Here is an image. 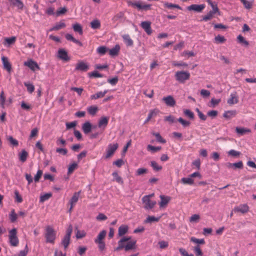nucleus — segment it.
Instances as JSON below:
<instances>
[{"label": "nucleus", "mask_w": 256, "mask_h": 256, "mask_svg": "<svg viewBox=\"0 0 256 256\" xmlns=\"http://www.w3.org/2000/svg\"><path fill=\"white\" fill-rule=\"evenodd\" d=\"M28 156V153L24 150H22L21 152L19 154L20 160L22 162L26 161Z\"/></svg>", "instance_id": "nucleus-33"}, {"label": "nucleus", "mask_w": 256, "mask_h": 256, "mask_svg": "<svg viewBox=\"0 0 256 256\" xmlns=\"http://www.w3.org/2000/svg\"><path fill=\"white\" fill-rule=\"evenodd\" d=\"M124 16V13L123 12H119L116 14L112 18V20L116 22L123 18Z\"/></svg>", "instance_id": "nucleus-49"}, {"label": "nucleus", "mask_w": 256, "mask_h": 256, "mask_svg": "<svg viewBox=\"0 0 256 256\" xmlns=\"http://www.w3.org/2000/svg\"><path fill=\"white\" fill-rule=\"evenodd\" d=\"M75 32H78L80 34L82 35L83 34L82 28L79 24H76L72 26Z\"/></svg>", "instance_id": "nucleus-40"}, {"label": "nucleus", "mask_w": 256, "mask_h": 256, "mask_svg": "<svg viewBox=\"0 0 256 256\" xmlns=\"http://www.w3.org/2000/svg\"><path fill=\"white\" fill-rule=\"evenodd\" d=\"M152 134L156 137L157 142L162 144H165L166 142V140L162 137L159 133L153 132Z\"/></svg>", "instance_id": "nucleus-41"}, {"label": "nucleus", "mask_w": 256, "mask_h": 256, "mask_svg": "<svg viewBox=\"0 0 256 256\" xmlns=\"http://www.w3.org/2000/svg\"><path fill=\"white\" fill-rule=\"evenodd\" d=\"M150 166L155 171H159L162 169V166L158 165V164L155 161H152L150 162Z\"/></svg>", "instance_id": "nucleus-46"}, {"label": "nucleus", "mask_w": 256, "mask_h": 256, "mask_svg": "<svg viewBox=\"0 0 256 256\" xmlns=\"http://www.w3.org/2000/svg\"><path fill=\"white\" fill-rule=\"evenodd\" d=\"M128 230V226L126 224H122L120 226L118 230V236H122L126 234Z\"/></svg>", "instance_id": "nucleus-18"}, {"label": "nucleus", "mask_w": 256, "mask_h": 256, "mask_svg": "<svg viewBox=\"0 0 256 256\" xmlns=\"http://www.w3.org/2000/svg\"><path fill=\"white\" fill-rule=\"evenodd\" d=\"M112 176L114 178V180L116 181L118 184H123L124 181L120 176L116 172H114L112 174Z\"/></svg>", "instance_id": "nucleus-31"}, {"label": "nucleus", "mask_w": 256, "mask_h": 256, "mask_svg": "<svg viewBox=\"0 0 256 256\" xmlns=\"http://www.w3.org/2000/svg\"><path fill=\"white\" fill-rule=\"evenodd\" d=\"M164 5L165 8H166L169 9L176 8H178L179 10H182L181 7L180 6H179L178 4H173L169 3L168 2H164Z\"/></svg>", "instance_id": "nucleus-35"}, {"label": "nucleus", "mask_w": 256, "mask_h": 256, "mask_svg": "<svg viewBox=\"0 0 256 256\" xmlns=\"http://www.w3.org/2000/svg\"><path fill=\"white\" fill-rule=\"evenodd\" d=\"M142 203L144 204V208L146 210L152 209L156 204L155 200H152L148 196H144L142 198Z\"/></svg>", "instance_id": "nucleus-7"}, {"label": "nucleus", "mask_w": 256, "mask_h": 256, "mask_svg": "<svg viewBox=\"0 0 256 256\" xmlns=\"http://www.w3.org/2000/svg\"><path fill=\"white\" fill-rule=\"evenodd\" d=\"M28 252V248L27 245L26 246L24 250L20 251L16 256H26Z\"/></svg>", "instance_id": "nucleus-63"}, {"label": "nucleus", "mask_w": 256, "mask_h": 256, "mask_svg": "<svg viewBox=\"0 0 256 256\" xmlns=\"http://www.w3.org/2000/svg\"><path fill=\"white\" fill-rule=\"evenodd\" d=\"M106 232L105 230H102L98 234L96 238L94 240L95 243L103 242L104 238L106 237Z\"/></svg>", "instance_id": "nucleus-23"}, {"label": "nucleus", "mask_w": 256, "mask_h": 256, "mask_svg": "<svg viewBox=\"0 0 256 256\" xmlns=\"http://www.w3.org/2000/svg\"><path fill=\"white\" fill-rule=\"evenodd\" d=\"M24 65L25 66H28L31 70L33 71H35L36 70H40V68L36 62L32 60H30L27 62H24Z\"/></svg>", "instance_id": "nucleus-8"}, {"label": "nucleus", "mask_w": 256, "mask_h": 256, "mask_svg": "<svg viewBox=\"0 0 256 256\" xmlns=\"http://www.w3.org/2000/svg\"><path fill=\"white\" fill-rule=\"evenodd\" d=\"M240 1L246 9L250 10L252 8L253 6L252 2H250L247 0H240Z\"/></svg>", "instance_id": "nucleus-39"}, {"label": "nucleus", "mask_w": 256, "mask_h": 256, "mask_svg": "<svg viewBox=\"0 0 256 256\" xmlns=\"http://www.w3.org/2000/svg\"><path fill=\"white\" fill-rule=\"evenodd\" d=\"M80 192H81L79 191L74 194L72 198L70 200V205H76L78 200Z\"/></svg>", "instance_id": "nucleus-22"}, {"label": "nucleus", "mask_w": 256, "mask_h": 256, "mask_svg": "<svg viewBox=\"0 0 256 256\" xmlns=\"http://www.w3.org/2000/svg\"><path fill=\"white\" fill-rule=\"evenodd\" d=\"M2 61L4 65V68L6 69L8 72H10L12 68L11 65L8 62V58L3 56L2 58Z\"/></svg>", "instance_id": "nucleus-26"}, {"label": "nucleus", "mask_w": 256, "mask_h": 256, "mask_svg": "<svg viewBox=\"0 0 256 256\" xmlns=\"http://www.w3.org/2000/svg\"><path fill=\"white\" fill-rule=\"evenodd\" d=\"M227 102L230 105L237 104L238 102V98L236 93H232L230 95V98L228 100Z\"/></svg>", "instance_id": "nucleus-17"}, {"label": "nucleus", "mask_w": 256, "mask_h": 256, "mask_svg": "<svg viewBox=\"0 0 256 256\" xmlns=\"http://www.w3.org/2000/svg\"><path fill=\"white\" fill-rule=\"evenodd\" d=\"M228 154L232 156L238 157L240 155V152L234 150H231L228 152Z\"/></svg>", "instance_id": "nucleus-60"}, {"label": "nucleus", "mask_w": 256, "mask_h": 256, "mask_svg": "<svg viewBox=\"0 0 256 256\" xmlns=\"http://www.w3.org/2000/svg\"><path fill=\"white\" fill-rule=\"evenodd\" d=\"M124 242H125L124 241L122 238L118 242V246L115 248V250L118 251L123 248H124L125 250V246L126 245L124 244Z\"/></svg>", "instance_id": "nucleus-48"}, {"label": "nucleus", "mask_w": 256, "mask_h": 256, "mask_svg": "<svg viewBox=\"0 0 256 256\" xmlns=\"http://www.w3.org/2000/svg\"><path fill=\"white\" fill-rule=\"evenodd\" d=\"M236 114V110H228L224 112L223 116L227 119H230L235 116Z\"/></svg>", "instance_id": "nucleus-30"}, {"label": "nucleus", "mask_w": 256, "mask_h": 256, "mask_svg": "<svg viewBox=\"0 0 256 256\" xmlns=\"http://www.w3.org/2000/svg\"><path fill=\"white\" fill-rule=\"evenodd\" d=\"M160 218H156L154 216H148L146 220V222H158Z\"/></svg>", "instance_id": "nucleus-57"}, {"label": "nucleus", "mask_w": 256, "mask_h": 256, "mask_svg": "<svg viewBox=\"0 0 256 256\" xmlns=\"http://www.w3.org/2000/svg\"><path fill=\"white\" fill-rule=\"evenodd\" d=\"M160 202L159 203L160 208L166 206L171 199L170 196L164 195H160Z\"/></svg>", "instance_id": "nucleus-14"}, {"label": "nucleus", "mask_w": 256, "mask_h": 256, "mask_svg": "<svg viewBox=\"0 0 256 256\" xmlns=\"http://www.w3.org/2000/svg\"><path fill=\"white\" fill-rule=\"evenodd\" d=\"M216 14V13L210 11L206 15L202 16V20L207 22L208 20H212L214 17V14Z\"/></svg>", "instance_id": "nucleus-34"}, {"label": "nucleus", "mask_w": 256, "mask_h": 256, "mask_svg": "<svg viewBox=\"0 0 256 256\" xmlns=\"http://www.w3.org/2000/svg\"><path fill=\"white\" fill-rule=\"evenodd\" d=\"M18 218V214L15 212L14 210H12L10 214V219L12 222H14Z\"/></svg>", "instance_id": "nucleus-45"}, {"label": "nucleus", "mask_w": 256, "mask_h": 256, "mask_svg": "<svg viewBox=\"0 0 256 256\" xmlns=\"http://www.w3.org/2000/svg\"><path fill=\"white\" fill-rule=\"evenodd\" d=\"M9 242L11 246H17L19 244V240L17 236V230L14 228L9 231Z\"/></svg>", "instance_id": "nucleus-5"}, {"label": "nucleus", "mask_w": 256, "mask_h": 256, "mask_svg": "<svg viewBox=\"0 0 256 256\" xmlns=\"http://www.w3.org/2000/svg\"><path fill=\"white\" fill-rule=\"evenodd\" d=\"M212 7V10H211L212 12L216 14L218 13L220 15V11L218 8L217 4L216 2H213L212 1H210V2H208Z\"/></svg>", "instance_id": "nucleus-43"}, {"label": "nucleus", "mask_w": 256, "mask_h": 256, "mask_svg": "<svg viewBox=\"0 0 256 256\" xmlns=\"http://www.w3.org/2000/svg\"><path fill=\"white\" fill-rule=\"evenodd\" d=\"M179 252L182 256H194V254H188L186 250L183 248H180L179 249Z\"/></svg>", "instance_id": "nucleus-64"}, {"label": "nucleus", "mask_w": 256, "mask_h": 256, "mask_svg": "<svg viewBox=\"0 0 256 256\" xmlns=\"http://www.w3.org/2000/svg\"><path fill=\"white\" fill-rule=\"evenodd\" d=\"M249 210V207L246 204H240L239 206L235 207L234 211L236 212H240L242 214H245Z\"/></svg>", "instance_id": "nucleus-11"}, {"label": "nucleus", "mask_w": 256, "mask_h": 256, "mask_svg": "<svg viewBox=\"0 0 256 256\" xmlns=\"http://www.w3.org/2000/svg\"><path fill=\"white\" fill-rule=\"evenodd\" d=\"M128 6H131L134 8H136L138 10H148L151 9V5L150 4H145L141 2H128Z\"/></svg>", "instance_id": "nucleus-4"}, {"label": "nucleus", "mask_w": 256, "mask_h": 256, "mask_svg": "<svg viewBox=\"0 0 256 256\" xmlns=\"http://www.w3.org/2000/svg\"><path fill=\"white\" fill-rule=\"evenodd\" d=\"M190 73L188 71H177L174 74L176 80L180 83L184 84L190 78Z\"/></svg>", "instance_id": "nucleus-2"}, {"label": "nucleus", "mask_w": 256, "mask_h": 256, "mask_svg": "<svg viewBox=\"0 0 256 256\" xmlns=\"http://www.w3.org/2000/svg\"><path fill=\"white\" fill-rule=\"evenodd\" d=\"M118 147V143L110 144L106 150V158H108L113 156Z\"/></svg>", "instance_id": "nucleus-6"}, {"label": "nucleus", "mask_w": 256, "mask_h": 256, "mask_svg": "<svg viewBox=\"0 0 256 256\" xmlns=\"http://www.w3.org/2000/svg\"><path fill=\"white\" fill-rule=\"evenodd\" d=\"M178 121L184 127L189 126L190 124V122L189 121L184 120L182 118H180L178 119Z\"/></svg>", "instance_id": "nucleus-53"}, {"label": "nucleus", "mask_w": 256, "mask_h": 256, "mask_svg": "<svg viewBox=\"0 0 256 256\" xmlns=\"http://www.w3.org/2000/svg\"><path fill=\"white\" fill-rule=\"evenodd\" d=\"M72 232V226L70 224L68 227V228L66 234L64 236L62 240L61 244L62 246H64V250H66L68 248L70 244V236Z\"/></svg>", "instance_id": "nucleus-3"}, {"label": "nucleus", "mask_w": 256, "mask_h": 256, "mask_svg": "<svg viewBox=\"0 0 256 256\" xmlns=\"http://www.w3.org/2000/svg\"><path fill=\"white\" fill-rule=\"evenodd\" d=\"M148 170L146 168H139L136 172V175L141 176L142 174L147 173Z\"/></svg>", "instance_id": "nucleus-58"}, {"label": "nucleus", "mask_w": 256, "mask_h": 256, "mask_svg": "<svg viewBox=\"0 0 256 256\" xmlns=\"http://www.w3.org/2000/svg\"><path fill=\"white\" fill-rule=\"evenodd\" d=\"M162 100L167 106L174 107L176 105V100L172 96L164 97Z\"/></svg>", "instance_id": "nucleus-10"}, {"label": "nucleus", "mask_w": 256, "mask_h": 256, "mask_svg": "<svg viewBox=\"0 0 256 256\" xmlns=\"http://www.w3.org/2000/svg\"><path fill=\"white\" fill-rule=\"evenodd\" d=\"M237 39H238V42L240 44H243L245 46H248V44H249L247 40H245V38L242 35L238 36L237 37Z\"/></svg>", "instance_id": "nucleus-44"}, {"label": "nucleus", "mask_w": 256, "mask_h": 256, "mask_svg": "<svg viewBox=\"0 0 256 256\" xmlns=\"http://www.w3.org/2000/svg\"><path fill=\"white\" fill-rule=\"evenodd\" d=\"M14 198L15 200L18 203H21L22 202V198L18 190L14 191Z\"/></svg>", "instance_id": "nucleus-54"}, {"label": "nucleus", "mask_w": 256, "mask_h": 256, "mask_svg": "<svg viewBox=\"0 0 256 256\" xmlns=\"http://www.w3.org/2000/svg\"><path fill=\"white\" fill-rule=\"evenodd\" d=\"M56 232L52 226H46L45 228L44 234L46 242L54 244L56 238Z\"/></svg>", "instance_id": "nucleus-1"}, {"label": "nucleus", "mask_w": 256, "mask_h": 256, "mask_svg": "<svg viewBox=\"0 0 256 256\" xmlns=\"http://www.w3.org/2000/svg\"><path fill=\"white\" fill-rule=\"evenodd\" d=\"M92 129V125L89 122H86L82 125V130L85 134L90 133Z\"/></svg>", "instance_id": "nucleus-20"}, {"label": "nucleus", "mask_w": 256, "mask_h": 256, "mask_svg": "<svg viewBox=\"0 0 256 256\" xmlns=\"http://www.w3.org/2000/svg\"><path fill=\"white\" fill-rule=\"evenodd\" d=\"M109 120V118L106 116H102L99 120L98 122V126L100 128H102L104 130L108 126Z\"/></svg>", "instance_id": "nucleus-15"}, {"label": "nucleus", "mask_w": 256, "mask_h": 256, "mask_svg": "<svg viewBox=\"0 0 256 256\" xmlns=\"http://www.w3.org/2000/svg\"><path fill=\"white\" fill-rule=\"evenodd\" d=\"M226 40L224 36L218 35L214 38V42L218 44H222L226 42Z\"/></svg>", "instance_id": "nucleus-47"}, {"label": "nucleus", "mask_w": 256, "mask_h": 256, "mask_svg": "<svg viewBox=\"0 0 256 256\" xmlns=\"http://www.w3.org/2000/svg\"><path fill=\"white\" fill-rule=\"evenodd\" d=\"M58 56L60 59L64 62H68L70 60V57L68 56V52L63 48L58 50Z\"/></svg>", "instance_id": "nucleus-9"}, {"label": "nucleus", "mask_w": 256, "mask_h": 256, "mask_svg": "<svg viewBox=\"0 0 256 256\" xmlns=\"http://www.w3.org/2000/svg\"><path fill=\"white\" fill-rule=\"evenodd\" d=\"M184 115L190 119H193L194 118V114L193 112L190 111V110H184Z\"/></svg>", "instance_id": "nucleus-56"}, {"label": "nucleus", "mask_w": 256, "mask_h": 256, "mask_svg": "<svg viewBox=\"0 0 256 256\" xmlns=\"http://www.w3.org/2000/svg\"><path fill=\"white\" fill-rule=\"evenodd\" d=\"M181 182L183 184L192 185L194 184V180L189 176L188 178H183L181 179Z\"/></svg>", "instance_id": "nucleus-36"}, {"label": "nucleus", "mask_w": 256, "mask_h": 256, "mask_svg": "<svg viewBox=\"0 0 256 256\" xmlns=\"http://www.w3.org/2000/svg\"><path fill=\"white\" fill-rule=\"evenodd\" d=\"M10 2L14 6H16L18 9L22 10L24 4L20 0H13Z\"/></svg>", "instance_id": "nucleus-37"}, {"label": "nucleus", "mask_w": 256, "mask_h": 256, "mask_svg": "<svg viewBox=\"0 0 256 256\" xmlns=\"http://www.w3.org/2000/svg\"><path fill=\"white\" fill-rule=\"evenodd\" d=\"M236 132L240 136L244 135L246 134H249L251 132V130L250 128H236Z\"/></svg>", "instance_id": "nucleus-25"}, {"label": "nucleus", "mask_w": 256, "mask_h": 256, "mask_svg": "<svg viewBox=\"0 0 256 256\" xmlns=\"http://www.w3.org/2000/svg\"><path fill=\"white\" fill-rule=\"evenodd\" d=\"M90 26L93 29H98L100 27V22L98 20H95L90 22Z\"/></svg>", "instance_id": "nucleus-42"}, {"label": "nucleus", "mask_w": 256, "mask_h": 256, "mask_svg": "<svg viewBox=\"0 0 256 256\" xmlns=\"http://www.w3.org/2000/svg\"><path fill=\"white\" fill-rule=\"evenodd\" d=\"M158 112L159 110L157 109H154L153 110H150L148 114V118H146L144 122V124H146L148 122H149L152 118L156 116L158 114Z\"/></svg>", "instance_id": "nucleus-27"}, {"label": "nucleus", "mask_w": 256, "mask_h": 256, "mask_svg": "<svg viewBox=\"0 0 256 256\" xmlns=\"http://www.w3.org/2000/svg\"><path fill=\"white\" fill-rule=\"evenodd\" d=\"M151 22L148 21H144L141 22L140 26L145 30L146 34L148 35L150 34L152 32L151 28Z\"/></svg>", "instance_id": "nucleus-12"}, {"label": "nucleus", "mask_w": 256, "mask_h": 256, "mask_svg": "<svg viewBox=\"0 0 256 256\" xmlns=\"http://www.w3.org/2000/svg\"><path fill=\"white\" fill-rule=\"evenodd\" d=\"M66 27V24L63 21H60V22L56 24L52 28L50 29V31L52 30H58L60 29L64 28Z\"/></svg>", "instance_id": "nucleus-29"}, {"label": "nucleus", "mask_w": 256, "mask_h": 256, "mask_svg": "<svg viewBox=\"0 0 256 256\" xmlns=\"http://www.w3.org/2000/svg\"><path fill=\"white\" fill-rule=\"evenodd\" d=\"M120 47L119 44H116L114 47L111 49H108L109 54L112 56H114L118 55Z\"/></svg>", "instance_id": "nucleus-19"}, {"label": "nucleus", "mask_w": 256, "mask_h": 256, "mask_svg": "<svg viewBox=\"0 0 256 256\" xmlns=\"http://www.w3.org/2000/svg\"><path fill=\"white\" fill-rule=\"evenodd\" d=\"M24 84L26 87L27 90L31 94L34 90V86L32 84L24 82Z\"/></svg>", "instance_id": "nucleus-55"}, {"label": "nucleus", "mask_w": 256, "mask_h": 256, "mask_svg": "<svg viewBox=\"0 0 256 256\" xmlns=\"http://www.w3.org/2000/svg\"><path fill=\"white\" fill-rule=\"evenodd\" d=\"M162 149L161 146H154L150 144H148L147 146V150L150 152L152 153H154L158 151H160Z\"/></svg>", "instance_id": "nucleus-38"}, {"label": "nucleus", "mask_w": 256, "mask_h": 256, "mask_svg": "<svg viewBox=\"0 0 256 256\" xmlns=\"http://www.w3.org/2000/svg\"><path fill=\"white\" fill-rule=\"evenodd\" d=\"M16 40V38L15 36H12L10 38H5L6 42L8 44L10 45L15 42Z\"/></svg>", "instance_id": "nucleus-59"}, {"label": "nucleus", "mask_w": 256, "mask_h": 256, "mask_svg": "<svg viewBox=\"0 0 256 256\" xmlns=\"http://www.w3.org/2000/svg\"><path fill=\"white\" fill-rule=\"evenodd\" d=\"M88 69V66L85 62L80 61L76 65V70L86 72Z\"/></svg>", "instance_id": "nucleus-16"}, {"label": "nucleus", "mask_w": 256, "mask_h": 256, "mask_svg": "<svg viewBox=\"0 0 256 256\" xmlns=\"http://www.w3.org/2000/svg\"><path fill=\"white\" fill-rule=\"evenodd\" d=\"M78 164H77L74 162L72 164H70L68 168V174H70L73 172L77 168Z\"/></svg>", "instance_id": "nucleus-52"}, {"label": "nucleus", "mask_w": 256, "mask_h": 256, "mask_svg": "<svg viewBox=\"0 0 256 256\" xmlns=\"http://www.w3.org/2000/svg\"><path fill=\"white\" fill-rule=\"evenodd\" d=\"M136 240H132L128 242L127 244L125 246V250L128 251L134 249L136 246Z\"/></svg>", "instance_id": "nucleus-21"}, {"label": "nucleus", "mask_w": 256, "mask_h": 256, "mask_svg": "<svg viewBox=\"0 0 256 256\" xmlns=\"http://www.w3.org/2000/svg\"><path fill=\"white\" fill-rule=\"evenodd\" d=\"M124 42L128 46H132L134 44V42L128 34H124L122 36Z\"/></svg>", "instance_id": "nucleus-24"}, {"label": "nucleus", "mask_w": 256, "mask_h": 256, "mask_svg": "<svg viewBox=\"0 0 256 256\" xmlns=\"http://www.w3.org/2000/svg\"><path fill=\"white\" fill-rule=\"evenodd\" d=\"M144 94L149 98H152L154 96V92L152 89H146L144 91Z\"/></svg>", "instance_id": "nucleus-51"}, {"label": "nucleus", "mask_w": 256, "mask_h": 256, "mask_svg": "<svg viewBox=\"0 0 256 256\" xmlns=\"http://www.w3.org/2000/svg\"><path fill=\"white\" fill-rule=\"evenodd\" d=\"M52 196V194L51 193L45 194L40 196V201L41 202H44L48 200Z\"/></svg>", "instance_id": "nucleus-50"}, {"label": "nucleus", "mask_w": 256, "mask_h": 256, "mask_svg": "<svg viewBox=\"0 0 256 256\" xmlns=\"http://www.w3.org/2000/svg\"><path fill=\"white\" fill-rule=\"evenodd\" d=\"M88 114L92 116H94L98 111V108L96 106H92L87 108Z\"/></svg>", "instance_id": "nucleus-32"}, {"label": "nucleus", "mask_w": 256, "mask_h": 256, "mask_svg": "<svg viewBox=\"0 0 256 256\" xmlns=\"http://www.w3.org/2000/svg\"><path fill=\"white\" fill-rule=\"evenodd\" d=\"M108 49L105 46H100L97 48V52L100 54H104Z\"/></svg>", "instance_id": "nucleus-61"}, {"label": "nucleus", "mask_w": 256, "mask_h": 256, "mask_svg": "<svg viewBox=\"0 0 256 256\" xmlns=\"http://www.w3.org/2000/svg\"><path fill=\"white\" fill-rule=\"evenodd\" d=\"M206 6L204 4H192L188 8L189 10H194L197 12H201L205 8Z\"/></svg>", "instance_id": "nucleus-13"}, {"label": "nucleus", "mask_w": 256, "mask_h": 256, "mask_svg": "<svg viewBox=\"0 0 256 256\" xmlns=\"http://www.w3.org/2000/svg\"><path fill=\"white\" fill-rule=\"evenodd\" d=\"M194 250L196 253V256H201L202 254V252L199 246H196Z\"/></svg>", "instance_id": "nucleus-62"}, {"label": "nucleus", "mask_w": 256, "mask_h": 256, "mask_svg": "<svg viewBox=\"0 0 256 256\" xmlns=\"http://www.w3.org/2000/svg\"><path fill=\"white\" fill-rule=\"evenodd\" d=\"M108 92V90H104V92H99L94 94H92L90 96L92 100H96L99 98H102L104 95Z\"/></svg>", "instance_id": "nucleus-28"}]
</instances>
